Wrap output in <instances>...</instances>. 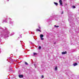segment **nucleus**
I'll return each instance as SVG.
<instances>
[{
	"mask_svg": "<svg viewBox=\"0 0 79 79\" xmlns=\"http://www.w3.org/2000/svg\"><path fill=\"white\" fill-rule=\"evenodd\" d=\"M0 30L1 31V35L0 38L1 37H4L7 38L8 37V35L10 34V31L7 30V28H6L5 30L3 29L2 27H0Z\"/></svg>",
	"mask_w": 79,
	"mask_h": 79,
	"instance_id": "nucleus-1",
	"label": "nucleus"
},
{
	"mask_svg": "<svg viewBox=\"0 0 79 79\" xmlns=\"http://www.w3.org/2000/svg\"><path fill=\"white\" fill-rule=\"evenodd\" d=\"M9 19L10 21L9 24H13L14 23V21L11 20H12V19H11L9 18Z\"/></svg>",
	"mask_w": 79,
	"mask_h": 79,
	"instance_id": "nucleus-2",
	"label": "nucleus"
},
{
	"mask_svg": "<svg viewBox=\"0 0 79 79\" xmlns=\"http://www.w3.org/2000/svg\"><path fill=\"white\" fill-rule=\"evenodd\" d=\"M10 18H8L7 17L4 20H3V22H5V23H8V19H9Z\"/></svg>",
	"mask_w": 79,
	"mask_h": 79,
	"instance_id": "nucleus-3",
	"label": "nucleus"
},
{
	"mask_svg": "<svg viewBox=\"0 0 79 79\" xmlns=\"http://www.w3.org/2000/svg\"><path fill=\"white\" fill-rule=\"evenodd\" d=\"M40 37L41 40H44V38H43V37H44V35L42 34H40Z\"/></svg>",
	"mask_w": 79,
	"mask_h": 79,
	"instance_id": "nucleus-4",
	"label": "nucleus"
},
{
	"mask_svg": "<svg viewBox=\"0 0 79 79\" xmlns=\"http://www.w3.org/2000/svg\"><path fill=\"white\" fill-rule=\"evenodd\" d=\"M7 58L8 59H9L10 60V62H12V63H13V62H14V60H13V59H12L11 57H8Z\"/></svg>",
	"mask_w": 79,
	"mask_h": 79,
	"instance_id": "nucleus-5",
	"label": "nucleus"
},
{
	"mask_svg": "<svg viewBox=\"0 0 79 79\" xmlns=\"http://www.w3.org/2000/svg\"><path fill=\"white\" fill-rule=\"evenodd\" d=\"M59 3H60V5L62 6L63 5V3H62V1L61 0H59Z\"/></svg>",
	"mask_w": 79,
	"mask_h": 79,
	"instance_id": "nucleus-6",
	"label": "nucleus"
},
{
	"mask_svg": "<svg viewBox=\"0 0 79 79\" xmlns=\"http://www.w3.org/2000/svg\"><path fill=\"white\" fill-rule=\"evenodd\" d=\"M69 21H71V20H73V19L71 18V17L69 18Z\"/></svg>",
	"mask_w": 79,
	"mask_h": 79,
	"instance_id": "nucleus-7",
	"label": "nucleus"
},
{
	"mask_svg": "<svg viewBox=\"0 0 79 79\" xmlns=\"http://www.w3.org/2000/svg\"><path fill=\"white\" fill-rule=\"evenodd\" d=\"M66 53H67L66 51H65V52H62V55H64V54H66Z\"/></svg>",
	"mask_w": 79,
	"mask_h": 79,
	"instance_id": "nucleus-8",
	"label": "nucleus"
},
{
	"mask_svg": "<svg viewBox=\"0 0 79 79\" xmlns=\"http://www.w3.org/2000/svg\"><path fill=\"white\" fill-rule=\"evenodd\" d=\"M19 77L21 78L22 77H23V75H19Z\"/></svg>",
	"mask_w": 79,
	"mask_h": 79,
	"instance_id": "nucleus-9",
	"label": "nucleus"
},
{
	"mask_svg": "<svg viewBox=\"0 0 79 79\" xmlns=\"http://www.w3.org/2000/svg\"><path fill=\"white\" fill-rule=\"evenodd\" d=\"M73 65L74 66H77V63H75L73 64Z\"/></svg>",
	"mask_w": 79,
	"mask_h": 79,
	"instance_id": "nucleus-10",
	"label": "nucleus"
},
{
	"mask_svg": "<svg viewBox=\"0 0 79 79\" xmlns=\"http://www.w3.org/2000/svg\"><path fill=\"white\" fill-rule=\"evenodd\" d=\"M54 4H55V5H56V6H58V3L56 2H54Z\"/></svg>",
	"mask_w": 79,
	"mask_h": 79,
	"instance_id": "nucleus-11",
	"label": "nucleus"
},
{
	"mask_svg": "<svg viewBox=\"0 0 79 79\" xmlns=\"http://www.w3.org/2000/svg\"><path fill=\"white\" fill-rule=\"evenodd\" d=\"M36 31L37 32V31H39V32H41V30H40L37 29H36Z\"/></svg>",
	"mask_w": 79,
	"mask_h": 79,
	"instance_id": "nucleus-12",
	"label": "nucleus"
},
{
	"mask_svg": "<svg viewBox=\"0 0 79 79\" xmlns=\"http://www.w3.org/2000/svg\"><path fill=\"white\" fill-rule=\"evenodd\" d=\"M55 71H57V67L56 66V67L55 68Z\"/></svg>",
	"mask_w": 79,
	"mask_h": 79,
	"instance_id": "nucleus-13",
	"label": "nucleus"
},
{
	"mask_svg": "<svg viewBox=\"0 0 79 79\" xmlns=\"http://www.w3.org/2000/svg\"><path fill=\"white\" fill-rule=\"evenodd\" d=\"M54 27H56V28H57V27H59V26H56V25H55L54 26Z\"/></svg>",
	"mask_w": 79,
	"mask_h": 79,
	"instance_id": "nucleus-14",
	"label": "nucleus"
},
{
	"mask_svg": "<svg viewBox=\"0 0 79 79\" xmlns=\"http://www.w3.org/2000/svg\"><path fill=\"white\" fill-rule=\"evenodd\" d=\"M72 8H76V6H72Z\"/></svg>",
	"mask_w": 79,
	"mask_h": 79,
	"instance_id": "nucleus-15",
	"label": "nucleus"
},
{
	"mask_svg": "<svg viewBox=\"0 0 79 79\" xmlns=\"http://www.w3.org/2000/svg\"><path fill=\"white\" fill-rule=\"evenodd\" d=\"M25 64L26 65H28V64L26 62H25Z\"/></svg>",
	"mask_w": 79,
	"mask_h": 79,
	"instance_id": "nucleus-16",
	"label": "nucleus"
},
{
	"mask_svg": "<svg viewBox=\"0 0 79 79\" xmlns=\"http://www.w3.org/2000/svg\"><path fill=\"white\" fill-rule=\"evenodd\" d=\"M15 34V33H13V34H11L10 35H14V34Z\"/></svg>",
	"mask_w": 79,
	"mask_h": 79,
	"instance_id": "nucleus-17",
	"label": "nucleus"
},
{
	"mask_svg": "<svg viewBox=\"0 0 79 79\" xmlns=\"http://www.w3.org/2000/svg\"><path fill=\"white\" fill-rule=\"evenodd\" d=\"M37 55V53H35V52L34 53V55Z\"/></svg>",
	"mask_w": 79,
	"mask_h": 79,
	"instance_id": "nucleus-18",
	"label": "nucleus"
},
{
	"mask_svg": "<svg viewBox=\"0 0 79 79\" xmlns=\"http://www.w3.org/2000/svg\"><path fill=\"white\" fill-rule=\"evenodd\" d=\"M39 50H40V49H41V47L39 46Z\"/></svg>",
	"mask_w": 79,
	"mask_h": 79,
	"instance_id": "nucleus-19",
	"label": "nucleus"
},
{
	"mask_svg": "<svg viewBox=\"0 0 79 79\" xmlns=\"http://www.w3.org/2000/svg\"><path fill=\"white\" fill-rule=\"evenodd\" d=\"M29 42L31 44H32V43L31 41H29Z\"/></svg>",
	"mask_w": 79,
	"mask_h": 79,
	"instance_id": "nucleus-20",
	"label": "nucleus"
},
{
	"mask_svg": "<svg viewBox=\"0 0 79 79\" xmlns=\"http://www.w3.org/2000/svg\"><path fill=\"white\" fill-rule=\"evenodd\" d=\"M39 29H41V28H40V26H39Z\"/></svg>",
	"mask_w": 79,
	"mask_h": 79,
	"instance_id": "nucleus-21",
	"label": "nucleus"
},
{
	"mask_svg": "<svg viewBox=\"0 0 79 79\" xmlns=\"http://www.w3.org/2000/svg\"><path fill=\"white\" fill-rule=\"evenodd\" d=\"M34 66H35V68H36V64H34Z\"/></svg>",
	"mask_w": 79,
	"mask_h": 79,
	"instance_id": "nucleus-22",
	"label": "nucleus"
},
{
	"mask_svg": "<svg viewBox=\"0 0 79 79\" xmlns=\"http://www.w3.org/2000/svg\"><path fill=\"white\" fill-rule=\"evenodd\" d=\"M21 37H22V36L21 35H20L19 36V38H21Z\"/></svg>",
	"mask_w": 79,
	"mask_h": 79,
	"instance_id": "nucleus-23",
	"label": "nucleus"
},
{
	"mask_svg": "<svg viewBox=\"0 0 79 79\" xmlns=\"http://www.w3.org/2000/svg\"><path fill=\"white\" fill-rule=\"evenodd\" d=\"M41 77H42V78H44V76H43V75H42L41 76Z\"/></svg>",
	"mask_w": 79,
	"mask_h": 79,
	"instance_id": "nucleus-24",
	"label": "nucleus"
},
{
	"mask_svg": "<svg viewBox=\"0 0 79 79\" xmlns=\"http://www.w3.org/2000/svg\"><path fill=\"white\" fill-rule=\"evenodd\" d=\"M61 14H63V12L62 11V12L61 13Z\"/></svg>",
	"mask_w": 79,
	"mask_h": 79,
	"instance_id": "nucleus-25",
	"label": "nucleus"
},
{
	"mask_svg": "<svg viewBox=\"0 0 79 79\" xmlns=\"http://www.w3.org/2000/svg\"><path fill=\"white\" fill-rule=\"evenodd\" d=\"M1 50L0 49V53H1Z\"/></svg>",
	"mask_w": 79,
	"mask_h": 79,
	"instance_id": "nucleus-26",
	"label": "nucleus"
},
{
	"mask_svg": "<svg viewBox=\"0 0 79 79\" xmlns=\"http://www.w3.org/2000/svg\"><path fill=\"white\" fill-rule=\"evenodd\" d=\"M56 44V43L55 42V43H54V44Z\"/></svg>",
	"mask_w": 79,
	"mask_h": 79,
	"instance_id": "nucleus-27",
	"label": "nucleus"
},
{
	"mask_svg": "<svg viewBox=\"0 0 79 79\" xmlns=\"http://www.w3.org/2000/svg\"><path fill=\"white\" fill-rule=\"evenodd\" d=\"M7 61H8V59L7 60Z\"/></svg>",
	"mask_w": 79,
	"mask_h": 79,
	"instance_id": "nucleus-28",
	"label": "nucleus"
},
{
	"mask_svg": "<svg viewBox=\"0 0 79 79\" xmlns=\"http://www.w3.org/2000/svg\"><path fill=\"white\" fill-rule=\"evenodd\" d=\"M70 26H72V25H71L70 24Z\"/></svg>",
	"mask_w": 79,
	"mask_h": 79,
	"instance_id": "nucleus-29",
	"label": "nucleus"
},
{
	"mask_svg": "<svg viewBox=\"0 0 79 79\" xmlns=\"http://www.w3.org/2000/svg\"><path fill=\"white\" fill-rule=\"evenodd\" d=\"M68 15L69 16V14H68Z\"/></svg>",
	"mask_w": 79,
	"mask_h": 79,
	"instance_id": "nucleus-30",
	"label": "nucleus"
},
{
	"mask_svg": "<svg viewBox=\"0 0 79 79\" xmlns=\"http://www.w3.org/2000/svg\"><path fill=\"white\" fill-rule=\"evenodd\" d=\"M7 1H9V0H7Z\"/></svg>",
	"mask_w": 79,
	"mask_h": 79,
	"instance_id": "nucleus-31",
	"label": "nucleus"
},
{
	"mask_svg": "<svg viewBox=\"0 0 79 79\" xmlns=\"http://www.w3.org/2000/svg\"><path fill=\"white\" fill-rule=\"evenodd\" d=\"M21 42V41H20Z\"/></svg>",
	"mask_w": 79,
	"mask_h": 79,
	"instance_id": "nucleus-32",
	"label": "nucleus"
},
{
	"mask_svg": "<svg viewBox=\"0 0 79 79\" xmlns=\"http://www.w3.org/2000/svg\"><path fill=\"white\" fill-rule=\"evenodd\" d=\"M31 34H32V32H31Z\"/></svg>",
	"mask_w": 79,
	"mask_h": 79,
	"instance_id": "nucleus-33",
	"label": "nucleus"
},
{
	"mask_svg": "<svg viewBox=\"0 0 79 79\" xmlns=\"http://www.w3.org/2000/svg\"><path fill=\"white\" fill-rule=\"evenodd\" d=\"M9 62H10V61H9Z\"/></svg>",
	"mask_w": 79,
	"mask_h": 79,
	"instance_id": "nucleus-34",
	"label": "nucleus"
},
{
	"mask_svg": "<svg viewBox=\"0 0 79 79\" xmlns=\"http://www.w3.org/2000/svg\"><path fill=\"white\" fill-rule=\"evenodd\" d=\"M10 63H11V62H10Z\"/></svg>",
	"mask_w": 79,
	"mask_h": 79,
	"instance_id": "nucleus-35",
	"label": "nucleus"
}]
</instances>
